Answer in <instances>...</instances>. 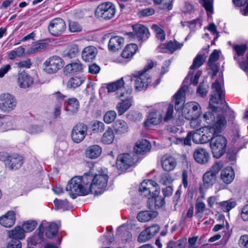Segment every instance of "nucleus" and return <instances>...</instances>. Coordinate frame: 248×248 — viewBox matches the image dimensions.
<instances>
[{
	"label": "nucleus",
	"instance_id": "7ed1b4c3",
	"mask_svg": "<svg viewBox=\"0 0 248 248\" xmlns=\"http://www.w3.org/2000/svg\"><path fill=\"white\" fill-rule=\"evenodd\" d=\"M87 176L91 177V182L89 183L90 192L95 195L101 194L105 190L108 183V176L106 174L93 175L86 173Z\"/></svg>",
	"mask_w": 248,
	"mask_h": 248
},
{
	"label": "nucleus",
	"instance_id": "774afa93",
	"mask_svg": "<svg viewBox=\"0 0 248 248\" xmlns=\"http://www.w3.org/2000/svg\"><path fill=\"white\" fill-rule=\"evenodd\" d=\"M155 14V10L153 8H149L142 9L140 11V14L142 16H148Z\"/></svg>",
	"mask_w": 248,
	"mask_h": 248
},
{
	"label": "nucleus",
	"instance_id": "79ce46f5",
	"mask_svg": "<svg viewBox=\"0 0 248 248\" xmlns=\"http://www.w3.org/2000/svg\"><path fill=\"white\" fill-rule=\"evenodd\" d=\"M54 204L56 209H62L63 211L70 210L72 208V206L69 202L66 200H59L56 199L54 201Z\"/></svg>",
	"mask_w": 248,
	"mask_h": 248
},
{
	"label": "nucleus",
	"instance_id": "39448f33",
	"mask_svg": "<svg viewBox=\"0 0 248 248\" xmlns=\"http://www.w3.org/2000/svg\"><path fill=\"white\" fill-rule=\"evenodd\" d=\"M227 144V140L224 136L216 134L212 137L210 146L213 157L219 158L222 156L226 151Z\"/></svg>",
	"mask_w": 248,
	"mask_h": 248
},
{
	"label": "nucleus",
	"instance_id": "423d86ee",
	"mask_svg": "<svg viewBox=\"0 0 248 248\" xmlns=\"http://www.w3.org/2000/svg\"><path fill=\"white\" fill-rule=\"evenodd\" d=\"M0 160L5 163V166L10 170H16L23 164V157L17 154H9L0 152Z\"/></svg>",
	"mask_w": 248,
	"mask_h": 248
},
{
	"label": "nucleus",
	"instance_id": "4c0bfd02",
	"mask_svg": "<svg viewBox=\"0 0 248 248\" xmlns=\"http://www.w3.org/2000/svg\"><path fill=\"white\" fill-rule=\"evenodd\" d=\"M85 78L83 76H75L71 78L67 83V87L70 89H75L79 86L84 81Z\"/></svg>",
	"mask_w": 248,
	"mask_h": 248
},
{
	"label": "nucleus",
	"instance_id": "c03bdc74",
	"mask_svg": "<svg viewBox=\"0 0 248 248\" xmlns=\"http://www.w3.org/2000/svg\"><path fill=\"white\" fill-rule=\"evenodd\" d=\"M206 56L204 54H198L194 59L192 64L190 66L191 69H196L202 65L205 62Z\"/></svg>",
	"mask_w": 248,
	"mask_h": 248
},
{
	"label": "nucleus",
	"instance_id": "1a4fd4ad",
	"mask_svg": "<svg viewBox=\"0 0 248 248\" xmlns=\"http://www.w3.org/2000/svg\"><path fill=\"white\" fill-rule=\"evenodd\" d=\"M159 189L158 185L155 181L145 180L141 183L139 191L141 195L151 198L159 194Z\"/></svg>",
	"mask_w": 248,
	"mask_h": 248
},
{
	"label": "nucleus",
	"instance_id": "9d476101",
	"mask_svg": "<svg viewBox=\"0 0 248 248\" xmlns=\"http://www.w3.org/2000/svg\"><path fill=\"white\" fill-rule=\"evenodd\" d=\"M63 65L64 62L62 58L54 55L47 59L44 62V70L48 74H54L61 69Z\"/></svg>",
	"mask_w": 248,
	"mask_h": 248
},
{
	"label": "nucleus",
	"instance_id": "412c9836",
	"mask_svg": "<svg viewBox=\"0 0 248 248\" xmlns=\"http://www.w3.org/2000/svg\"><path fill=\"white\" fill-rule=\"evenodd\" d=\"M183 46V43H179L176 41H170L167 44H161L157 47L159 52H166L168 50L172 53L177 49H180Z\"/></svg>",
	"mask_w": 248,
	"mask_h": 248
},
{
	"label": "nucleus",
	"instance_id": "473e14b6",
	"mask_svg": "<svg viewBox=\"0 0 248 248\" xmlns=\"http://www.w3.org/2000/svg\"><path fill=\"white\" fill-rule=\"evenodd\" d=\"M158 213L155 211H144L140 212L137 218L140 222H147L157 217Z\"/></svg>",
	"mask_w": 248,
	"mask_h": 248
},
{
	"label": "nucleus",
	"instance_id": "0eeeda50",
	"mask_svg": "<svg viewBox=\"0 0 248 248\" xmlns=\"http://www.w3.org/2000/svg\"><path fill=\"white\" fill-rule=\"evenodd\" d=\"M47 224V223L46 221L42 222L37 234L34 236V239L36 241V243H40L44 241L43 231L45 229H46V235L48 238H53L57 233L58 227L55 223L52 222L48 226Z\"/></svg>",
	"mask_w": 248,
	"mask_h": 248
},
{
	"label": "nucleus",
	"instance_id": "6ab92c4d",
	"mask_svg": "<svg viewBox=\"0 0 248 248\" xmlns=\"http://www.w3.org/2000/svg\"><path fill=\"white\" fill-rule=\"evenodd\" d=\"M162 120V111L159 109L154 110L149 114L147 120L144 122V126L149 127L152 124L157 125L161 123Z\"/></svg>",
	"mask_w": 248,
	"mask_h": 248
},
{
	"label": "nucleus",
	"instance_id": "a211bd4d",
	"mask_svg": "<svg viewBox=\"0 0 248 248\" xmlns=\"http://www.w3.org/2000/svg\"><path fill=\"white\" fill-rule=\"evenodd\" d=\"M133 77L136 78L135 83V89L139 91L146 88L151 81L149 76L145 73L139 72L138 75L134 74Z\"/></svg>",
	"mask_w": 248,
	"mask_h": 248
},
{
	"label": "nucleus",
	"instance_id": "c756f323",
	"mask_svg": "<svg viewBox=\"0 0 248 248\" xmlns=\"http://www.w3.org/2000/svg\"><path fill=\"white\" fill-rule=\"evenodd\" d=\"M48 46V44L42 41H37L33 43L27 50V53L34 54L45 51Z\"/></svg>",
	"mask_w": 248,
	"mask_h": 248
},
{
	"label": "nucleus",
	"instance_id": "20e7f679",
	"mask_svg": "<svg viewBox=\"0 0 248 248\" xmlns=\"http://www.w3.org/2000/svg\"><path fill=\"white\" fill-rule=\"evenodd\" d=\"M223 167L222 162L216 163L211 168L210 170L206 171L203 175V184L199 187L200 193L204 192V190L211 187L216 182L217 175L218 174L221 169Z\"/></svg>",
	"mask_w": 248,
	"mask_h": 248
},
{
	"label": "nucleus",
	"instance_id": "6e6552de",
	"mask_svg": "<svg viewBox=\"0 0 248 248\" xmlns=\"http://www.w3.org/2000/svg\"><path fill=\"white\" fill-rule=\"evenodd\" d=\"M115 13L114 5L111 2H105L97 7L95 11V16L98 18L109 20L114 17Z\"/></svg>",
	"mask_w": 248,
	"mask_h": 248
},
{
	"label": "nucleus",
	"instance_id": "09e8293b",
	"mask_svg": "<svg viewBox=\"0 0 248 248\" xmlns=\"http://www.w3.org/2000/svg\"><path fill=\"white\" fill-rule=\"evenodd\" d=\"M186 239H179L176 241H170L168 243L167 248H186Z\"/></svg>",
	"mask_w": 248,
	"mask_h": 248
},
{
	"label": "nucleus",
	"instance_id": "cd10ccee",
	"mask_svg": "<svg viewBox=\"0 0 248 248\" xmlns=\"http://www.w3.org/2000/svg\"><path fill=\"white\" fill-rule=\"evenodd\" d=\"M96 48L93 46L85 47L82 52V58L85 62H91L93 60L97 54Z\"/></svg>",
	"mask_w": 248,
	"mask_h": 248
},
{
	"label": "nucleus",
	"instance_id": "f8f14e48",
	"mask_svg": "<svg viewBox=\"0 0 248 248\" xmlns=\"http://www.w3.org/2000/svg\"><path fill=\"white\" fill-rule=\"evenodd\" d=\"M16 106V100L11 94L4 93L0 95V109L3 112H9Z\"/></svg>",
	"mask_w": 248,
	"mask_h": 248
},
{
	"label": "nucleus",
	"instance_id": "a19ab883",
	"mask_svg": "<svg viewBox=\"0 0 248 248\" xmlns=\"http://www.w3.org/2000/svg\"><path fill=\"white\" fill-rule=\"evenodd\" d=\"M82 65L79 62L71 63L64 67L65 71L68 73L80 72L82 71Z\"/></svg>",
	"mask_w": 248,
	"mask_h": 248
},
{
	"label": "nucleus",
	"instance_id": "aec40b11",
	"mask_svg": "<svg viewBox=\"0 0 248 248\" xmlns=\"http://www.w3.org/2000/svg\"><path fill=\"white\" fill-rule=\"evenodd\" d=\"M17 83L20 88L26 89L33 84V79L27 73L22 71L18 74Z\"/></svg>",
	"mask_w": 248,
	"mask_h": 248
},
{
	"label": "nucleus",
	"instance_id": "bb28decb",
	"mask_svg": "<svg viewBox=\"0 0 248 248\" xmlns=\"http://www.w3.org/2000/svg\"><path fill=\"white\" fill-rule=\"evenodd\" d=\"M124 44V39L123 37L115 36L112 37L109 41L108 47L109 50L115 51L121 49Z\"/></svg>",
	"mask_w": 248,
	"mask_h": 248
},
{
	"label": "nucleus",
	"instance_id": "b1692460",
	"mask_svg": "<svg viewBox=\"0 0 248 248\" xmlns=\"http://www.w3.org/2000/svg\"><path fill=\"white\" fill-rule=\"evenodd\" d=\"M151 147V144L148 140L142 139L136 142L134 150L137 154H144L149 152Z\"/></svg>",
	"mask_w": 248,
	"mask_h": 248
},
{
	"label": "nucleus",
	"instance_id": "c9c22d12",
	"mask_svg": "<svg viewBox=\"0 0 248 248\" xmlns=\"http://www.w3.org/2000/svg\"><path fill=\"white\" fill-rule=\"evenodd\" d=\"M8 236L11 239L21 240L25 238L23 229L20 226H16L14 229L8 231Z\"/></svg>",
	"mask_w": 248,
	"mask_h": 248
},
{
	"label": "nucleus",
	"instance_id": "a18cd8bd",
	"mask_svg": "<svg viewBox=\"0 0 248 248\" xmlns=\"http://www.w3.org/2000/svg\"><path fill=\"white\" fill-rule=\"evenodd\" d=\"M118 232L123 240L127 242L132 238V234L126 230L125 226L122 225L118 228Z\"/></svg>",
	"mask_w": 248,
	"mask_h": 248
},
{
	"label": "nucleus",
	"instance_id": "5fc2aeb1",
	"mask_svg": "<svg viewBox=\"0 0 248 248\" xmlns=\"http://www.w3.org/2000/svg\"><path fill=\"white\" fill-rule=\"evenodd\" d=\"M116 117V113L114 110H109L104 116V121L107 124H110L114 121Z\"/></svg>",
	"mask_w": 248,
	"mask_h": 248
},
{
	"label": "nucleus",
	"instance_id": "0e129e2a",
	"mask_svg": "<svg viewBox=\"0 0 248 248\" xmlns=\"http://www.w3.org/2000/svg\"><path fill=\"white\" fill-rule=\"evenodd\" d=\"M173 106L171 104H169L167 108V112L164 118L165 122H168L173 117Z\"/></svg>",
	"mask_w": 248,
	"mask_h": 248
},
{
	"label": "nucleus",
	"instance_id": "f3484780",
	"mask_svg": "<svg viewBox=\"0 0 248 248\" xmlns=\"http://www.w3.org/2000/svg\"><path fill=\"white\" fill-rule=\"evenodd\" d=\"M160 227L157 224H154L146 228L140 234L138 240L140 243L145 242L149 240L159 232Z\"/></svg>",
	"mask_w": 248,
	"mask_h": 248
},
{
	"label": "nucleus",
	"instance_id": "f03ea898",
	"mask_svg": "<svg viewBox=\"0 0 248 248\" xmlns=\"http://www.w3.org/2000/svg\"><path fill=\"white\" fill-rule=\"evenodd\" d=\"M91 177L87 176L85 173L82 176H75L68 182L66 191L73 199L78 196L86 195L90 193L89 183L91 182Z\"/></svg>",
	"mask_w": 248,
	"mask_h": 248
},
{
	"label": "nucleus",
	"instance_id": "49530a36",
	"mask_svg": "<svg viewBox=\"0 0 248 248\" xmlns=\"http://www.w3.org/2000/svg\"><path fill=\"white\" fill-rule=\"evenodd\" d=\"M209 87L207 84H205L204 82H201L197 89V93L202 97H204L206 96Z\"/></svg>",
	"mask_w": 248,
	"mask_h": 248
},
{
	"label": "nucleus",
	"instance_id": "c85d7f7f",
	"mask_svg": "<svg viewBox=\"0 0 248 248\" xmlns=\"http://www.w3.org/2000/svg\"><path fill=\"white\" fill-rule=\"evenodd\" d=\"M132 103L133 97L130 95L127 96L125 99L122 100L116 107L119 114H123L132 105Z\"/></svg>",
	"mask_w": 248,
	"mask_h": 248
},
{
	"label": "nucleus",
	"instance_id": "5701e85b",
	"mask_svg": "<svg viewBox=\"0 0 248 248\" xmlns=\"http://www.w3.org/2000/svg\"><path fill=\"white\" fill-rule=\"evenodd\" d=\"M195 161L199 164H204L209 159V155L206 150L203 148L196 149L193 154Z\"/></svg>",
	"mask_w": 248,
	"mask_h": 248
},
{
	"label": "nucleus",
	"instance_id": "13d9d810",
	"mask_svg": "<svg viewBox=\"0 0 248 248\" xmlns=\"http://www.w3.org/2000/svg\"><path fill=\"white\" fill-rule=\"evenodd\" d=\"M172 181L171 176L169 173H163L161 175L160 183L165 186L170 185Z\"/></svg>",
	"mask_w": 248,
	"mask_h": 248
},
{
	"label": "nucleus",
	"instance_id": "7c9ffc66",
	"mask_svg": "<svg viewBox=\"0 0 248 248\" xmlns=\"http://www.w3.org/2000/svg\"><path fill=\"white\" fill-rule=\"evenodd\" d=\"M165 204V200L158 195L154 197L149 198L147 205L149 209L154 210L161 207Z\"/></svg>",
	"mask_w": 248,
	"mask_h": 248
},
{
	"label": "nucleus",
	"instance_id": "4be33fe9",
	"mask_svg": "<svg viewBox=\"0 0 248 248\" xmlns=\"http://www.w3.org/2000/svg\"><path fill=\"white\" fill-rule=\"evenodd\" d=\"M175 159L169 155H164L161 158V165L163 169L166 171H171L176 166Z\"/></svg>",
	"mask_w": 248,
	"mask_h": 248
},
{
	"label": "nucleus",
	"instance_id": "864d4df0",
	"mask_svg": "<svg viewBox=\"0 0 248 248\" xmlns=\"http://www.w3.org/2000/svg\"><path fill=\"white\" fill-rule=\"evenodd\" d=\"M79 52L78 48L77 45H73L71 46L68 51L64 54V56L71 59L76 57Z\"/></svg>",
	"mask_w": 248,
	"mask_h": 248
},
{
	"label": "nucleus",
	"instance_id": "e433bc0d",
	"mask_svg": "<svg viewBox=\"0 0 248 248\" xmlns=\"http://www.w3.org/2000/svg\"><path fill=\"white\" fill-rule=\"evenodd\" d=\"M138 50V46L135 44H130L126 46L123 51L121 56L125 59L131 58Z\"/></svg>",
	"mask_w": 248,
	"mask_h": 248
},
{
	"label": "nucleus",
	"instance_id": "4d7b16f0",
	"mask_svg": "<svg viewBox=\"0 0 248 248\" xmlns=\"http://www.w3.org/2000/svg\"><path fill=\"white\" fill-rule=\"evenodd\" d=\"M219 57V51L217 49L214 50L210 54L208 61V65L209 67H212L214 63L218 60Z\"/></svg>",
	"mask_w": 248,
	"mask_h": 248
},
{
	"label": "nucleus",
	"instance_id": "a878e982",
	"mask_svg": "<svg viewBox=\"0 0 248 248\" xmlns=\"http://www.w3.org/2000/svg\"><path fill=\"white\" fill-rule=\"evenodd\" d=\"M187 89L186 85L183 86L175 94V109L178 110L181 108L185 99V92Z\"/></svg>",
	"mask_w": 248,
	"mask_h": 248
},
{
	"label": "nucleus",
	"instance_id": "2eb2a0df",
	"mask_svg": "<svg viewBox=\"0 0 248 248\" xmlns=\"http://www.w3.org/2000/svg\"><path fill=\"white\" fill-rule=\"evenodd\" d=\"M87 126L83 123H78L74 126L71 132V138L75 143H80L87 133Z\"/></svg>",
	"mask_w": 248,
	"mask_h": 248
},
{
	"label": "nucleus",
	"instance_id": "8fccbe9b",
	"mask_svg": "<svg viewBox=\"0 0 248 248\" xmlns=\"http://www.w3.org/2000/svg\"><path fill=\"white\" fill-rule=\"evenodd\" d=\"M37 224V223L35 221L28 220L23 224L22 228L23 229L24 233L31 232L34 230Z\"/></svg>",
	"mask_w": 248,
	"mask_h": 248
},
{
	"label": "nucleus",
	"instance_id": "f257e3e1",
	"mask_svg": "<svg viewBox=\"0 0 248 248\" xmlns=\"http://www.w3.org/2000/svg\"><path fill=\"white\" fill-rule=\"evenodd\" d=\"M213 94L209 102V108L212 111H207L203 115V118L208 124H213L208 126L206 128L209 131V135L201 134V143H205L208 141L211 142L212 137L216 134L221 133L223 129L227 124L226 119L223 114H218L217 112V108L212 105L211 103L225 104V91L224 89L223 80L222 78H217L212 86Z\"/></svg>",
	"mask_w": 248,
	"mask_h": 248
},
{
	"label": "nucleus",
	"instance_id": "72a5a7b5",
	"mask_svg": "<svg viewBox=\"0 0 248 248\" xmlns=\"http://www.w3.org/2000/svg\"><path fill=\"white\" fill-rule=\"evenodd\" d=\"M113 127L114 131L117 134H124L128 130V124L123 120L116 121L113 124Z\"/></svg>",
	"mask_w": 248,
	"mask_h": 248
},
{
	"label": "nucleus",
	"instance_id": "3c124183",
	"mask_svg": "<svg viewBox=\"0 0 248 248\" xmlns=\"http://www.w3.org/2000/svg\"><path fill=\"white\" fill-rule=\"evenodd\" d=\"M206 209V205L203 202H197L195 204V216L201 217Z\"/></svg>",
	"mask_w": 248,
	"mask_h": 248
},
{
	"label": "nucleus",
	"instance_id": "bf43d9fd",
	"mask_svg": "<svg viewBox=\"0 0 248 248\" xmlns=\"http://www.w3.org/2000/svg\"><path fill=\"white\" fill-rule=\"evenodd\" d=\"M202 129L200 128L196 131H192V140L195 143L199 144L201 142V134L200 131Z\"/></svg>",
	"mask_w": 248,
	"mask_h": 248
},
{
	"label": "nucleus",
	"instance_id": "ea45409f",
	"mask_svg": "<svg viewBox=\"0 0 248 248\" xmlns=\"http://www.w3.org/2000/svg\"><path fill=\"white\" fill-rule=\"evenodd\" d=\"M124 84L123 78H121L114 82L109 84L107 87L108 91V93H111L122 90L124 88Z\"/></svg>",
	"mask_w": 248,
	"mask_h": 248
},
{
	"label": "nucleus",
	"instance_id": "e2e57ef3",
	"mask_svg": "<svg viewBox=\"0 0 248 248\" xmlns=\"http://www.w3.org/2000/svg\"><path fill=\"white\" fill-rule=\"evenodd\" d=\"M238 245L242 248H248V234H244L240 237Z\"/></svg>",
	"mask_w": 248,
	"mask_h": 248
},
{
	"label": "nucleus",
	"instance_id": "393cba45",
	"mask_svg": "<svg viewBox=\"0 0 248 248\" xmlns=\"http://www.w3.org/2000/svg\"><path fill=\"white\" fill-rule=\"evenodd\" d=\"M15 221V213L13 211H8L5 215L0 217V224L6 228L13 226Z\"/></svg>",
	"mask_w": 248,
	"mask_h": 248
},
{
	"label": "nucleus",
	"instance_id": "603ef678",
	"mask_svg": "<svg viewBox=\"0 0 248 248\" xmlns=\"http://www.w3.org/2000/svg\"><path fill=\"white\" fill-rule=\"evenodd\" d=\"M200 2L206 11L208 16L213 13V0H200Z\"/></svg>",
	"mask_w": 248,
	"mask_h": 248
},
{
	"label": "nucleus",
	"instance_id": "680f3d73",
	"mask_svg": "<svg viewBox=\"0 0 248 248\" xmlns=\"http://www.w3.org/2000/svg\"><path fill=\"white\" fill-rule=\"evenodd\" d=\"M69 30L72 32H80L82 27L78 22H71L69 24Z\"/></svg>",
	"mask_w": 248,
	"mask_h": 248
},
{
	"label": "nucleus",
	"instance_id": "9b49d317",
	"mask_svg": "<svg viewBox=\"0 0 248 248\" xmlns=\"http://www.w3.org/2000/svg\"><path fill=\"white\" fill-rule=\"evenodd\" d=\"M136 155H132L130 154H122L120 155L117 159L116 166L117 168L123 171L126 170L130 167L134 165Z\"/></svg>",
	"mask_w": 248,
	"mask_h": 248
},
{
	"label": "nucleus",
	"instance_id": "4468645a",
	"mask_svg": "<svg viewBox=\"0 0 248 248\" xmlns=\"http://www.w3.org/2000/svg\"><path fill=\"white\" fill-rule=\"evenodd\" d=\"M133 32L127 33L130 37L137 38L142 41L147 40L150 35L148 29L141 24H135L132 26Z\"/></svg>",
	"mask_w": 248,
	"mask_h": 248
},
{
	"label": "nucleus",
	"instance_id": "2f4dec72",
	"mask_svg": "<svg viewBox=\"0 0 248 248\" xmlns=\"http://www.w3.org/2000/svg\"><path fill=\"white\" fill-rule=\"evenodd\" d=\"M102 153V148L98 145H93L88 147L85 151L86 155L90 159L98 157Z\"/></svg>",
	"mask_w": 248,
	"mask_h": 248
},
{
	"label": "nucleus",
	"instance_id": "052dcab7",
	"mask_svg": "<svg viewBox=\"0 0 248 248\" xmlns=\"http://www.w3.org/2000/svg\"><path fill=\"white\" fill-rule=\"evenodd\" d=\"M247 46L245 45H235L233 49L238 56H243L247 50Z\"/></svg>",
	"mask_w": 248,
	"mask_h": 248
},
{
	"label": "nucleus",
	"instance_id": "58836bf2",
	"mask_svg": "<svg viewBox=\"0 0 248 248\" xmlns=\"http://www.w3.org/2000/svg\"><path fill=\"white\" fill-rule=\"evenodd\" d=\"M79 108V102L75 98H72L68 99L66 106V110L74 113L77 112Z\"/></svg>",
	"mask_w": 248,
	"mask_h": 248
},
{
	"label": "nucleus",
	"instance_id": "37998d69",
	"mask_svg": "<svg viewBox=\"0 0 248 248\" xmlns=\"http://www.w3.org/2000/svg\"><path fill=\"white\" fill-rule=\"evenodd\" d=\"M114 139V135L111 128H108L104 133L101 141L104 144H109L113 142Z\"/></svg>",
	"mask_w": 248,
	"mask_h": 248
},
{
	"label": "nucleus",
	"instance_id": "dca6fc26",
	"mask_svg": "<svg viewBox=\"0 0 248 248\" xmlns=\"http://www.w3.org/2000/svg\"><path fill=\"white\" fill-rule=\"evenodd\" d=\"M200 105L195 102L187 103L183 108V113L187 115V118H198L201 114Z\"/></svg>",
	"mask_w": 248,
	"mask_h": 248
},
{
	"label": "nucleus",
	"instance_id": "f704fd0d",
	"mask_svg": "<svg viewBox=\"0 0 248 248\" xmlns=\"http://www.w3.org/2000/svg\"><path fill=\"white\" fill-rule=\"evenodd\" d=\"M234 177V172L231 167H226L221 173V178L226 184L231 183Z\"/></svg>",
	"mask_w": 248,
	"mask_h": 248
},
{
	"label": "nucleus",
	"instance_id": "ddd939ff",
	"mask_svg": "<svg viewBox=\"0 0 248 248\" xmlns=\"http://www.w3.org/2000/svg\"><path fill=\"white\" fill-rule=\"evenodd\" d=\"M66 29L64 21L61 18H56L50 21L48 26L49 32L53 36L62 34Z\"/></svg>",
	"mask_w": 248,
	"mask_h": 248
},
{
	"label": "nucleus",
	"instance_id": "de8ad7c7",
	"mask_svg": "<svg viewBox=\"0 0 248 248\" xmlns=\"http://www.w3.org/2000/svg\"><path fill=\"white\" fill-rule=\"evenodd\" d=\"M221 210L224 212H229L236 205V203L234 201H226L218 203Z\"/></svg>",
	"mask_w": 248,
	"mask_h": 248
},
{
	"label": "nucleus",
	"instance_id": "69168bd1",
	"mask_svg": "<svg viewBox=\"0 0 248 248\" xmlns=\"http://www.w3.org/2000/svg\"><path fill=\"white\" fill-rule=\"evenodd\" d=\"M105 129V124L103 122L96 121L93 125V130L98 132H102Z\"/></svg>",
	"mask_w": 248,
	"mask_h": 248
},
{
	"label": "nucleus",
	"instance_id": "6e6d98bb",
	"mask_svg": "<svg viewBox=\"0 0 248 248\" xmlns=\"http://www.w3.org/2000/svg\"><path fill=\"white\" fill-rule=\"evenodd\" d=\"M186 23L191 31H195L197 27H201L202 26V21L199 18Z\"/></svg>",
	"mask_w": 248,
	"mask_h": 248
},
{
	"label": "nucleus",
	"instance_id": "338daca9",
	"mask_svg": "<svg viewBox=\"0 0 248 248\" xmlns=\"http://www.w3.org/2000/svg\"><path fill=\"white\" fill-rule=\"evenodd\" d=\"M22 244L19 240L11 239L8 242L7 248H21Z\"/></svg>",
	"mask_w": 248,
	"mask_h": 248
}]
</instances>
